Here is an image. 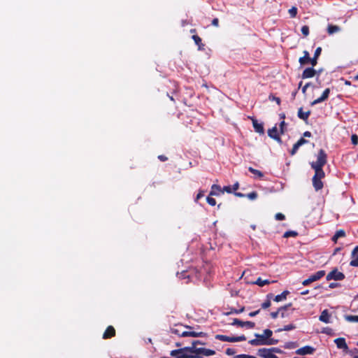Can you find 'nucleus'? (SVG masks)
<instances>
[{"mask_svg":"<svg viewBox=\"0 0 358 358\" xmlns=\"http://www.w3.org/2000/svg\"><path fill=\"white\" fill-rule=\"evenodd\" d=\"M327 163V155L323 150H320L316 162L310 164L311 167L315 170V175L313 178V185L316 191L321 189L323 187L322 179L324 177L325 174L322 170V167Z\"/></svg>","mask_w":358,"mask_h":358,"instance_id":"obj_1","label":"nucleus"},{"mask_svg":"<svg viewBox=\"0 0 358 358\" xmlns=\"http://www.w3.org/2000/svg\"><path fill=\"white\" fill-rule=\"evenodd\" d=\"M272 334L271 330L265 329L262 334H256L255 336L257 338L250 340L249 343L252 345H275L278 341L270 338Z\"/></svg>","mask_w":358,"mask_h":358,"instance_id":"obj_2","label":"nucleus"},{"mask_svg":"<svg viewBox=\"0 0 358 358\" xmlns=\"http://www.w3.org/2000/svg\"><path fill=\"white\" fill-rule=\"evenodd\" d=\"M170 355L176 358H196L192 353V347H185L179 350L171 351ZM197 357H199L197 356Z\"/></svg>","mask_w":358,"mask_h":358,"instance_id":"obj_3","label":"nucleus"},{"mask_svg":"<svg viewBox=\"0 0 358 358\" xmlns=\"http://www.w3.org/2000/svg\"><path fill=\"white\" fill-rule=\"evenodd\" d=\"M282 350L277 348L270 349L261 348L257 351V355L262 358H278L274 353H281Z\"/></svg>","mask_w":358,"mask_h":358,"instance_id":"obj_4","label":"nucleus"},{"mask_svg":"<svg viewBox=\"0 0 358 358\" xmlns=\"http://www.w3.org/2000/svg\"><path fill=\"white\" fill-rule=\"evenodd\" d=\"M215 338L220 341H227V342H239L245 341L246 338L245 336H227L224 335H220L217 334L215 336Z\"/></svg>","mask_w":358,"mask_h":358,"instance_id":"obj_5","label":"nucleus"},{"mask_svg":"<svg viewBox=\"0 0 358 358\" xmlns=\"http://www.w3.org/2000/svg\"><path fill=\"white\" fill-rule=\"evenodd\" d=\"M325 275L324 271H319L313 275H310L308 279L303 281L302 284L305 286L320 279Z\"/></svg>","mask_w":358,"mask_h":358,"instance_id":"obj_6","label":"nucleus"},{"mask_svg":"<svg viewBox=\"0 0 358 358\" xmlns=\"http://www.w3.org/2000/svg\"><path fill=\"white\" fill-rule=\"evenodd\" d=\"M345 275L343 273L338 271L337 269H334L332 271H331L328 275H327V280H341L344 279Z\"/></svg>","mask_w":358,"mask_h":358,"instance_id":"obj_7","label":"nucleus"},{"mask_svg":"<svg viewBox=\"0 0 358 358\" xmlns=\"http://www.w3.org/2000/svg\"><path fill=\"white\" fill-rule=\"evenodd\" d=\"M315 349L310 346H304L298 349L295 352L299 355H311L313 353Z\"/></svg>","mask_w":358,"mask_h":358,"instance_id":"obj_8","label":"nucleus"},{"mask_svg":"<svg viewBox=\"0 0 358 358\" xmlns=\"http://www.w3.org/2000/svg\"><path fill=\"white\" fill-rule=\"evenodd\" d=\"M232 324L234 325H238L240 327H245L248 329H252L255 327V323L252 322H242L238 319H234Z\"/></svg>","mask_w":358,"mask_h":358,"instance_id":"obj_9","label":"nucleus"},{"mask_svg":"<svg viewBox=\"0 0 358 358\" xmlns=\"http://www.w3.org/2000/svg\"><path fill=\"white\" fill-rule=\"evenodd\" d=\"M334 343L339 349L347 350L348 347L344 338H338L334 340Z\"/></svg>","mask_w":358,"mask_h":358,"instance_id":"obj_10","label":"nucleus"},{"mask_svg":"<svg viewBox=\"0 0 358 358\" xmlns=\"http://www.w3.org/2000/svg\"><path fill=\"white\" fill-rule=\"evenodd\" d=\"M182 337L192 336V337H202L205 336L203 332H196L192 331H183L181 334Z\"/></svg>","mask_w":358,"mask_h":358,"instance_id":"obj_11","label":"nucleus"},{"mask_svg":"<svg viewBox=\"0 0 358 358\" xmlns=\"http://www.w3.org/2000/svg\"><path fill=\"white\" fill-rule=\"evenodd\" d=\"M319 320L321 322H324L326 324L331 322V315L329 313L327 310H324L322 312V313L319 317Z\"/></svg>","mask_w":358,"mask_h":358,"instance_id":"obj_12","label":"nucleus"},{"mask_svg":"<svg viewBox=\"0 0 358 358\" xmlns=\"http://www.w3.org/2000/svg\"><path fill=\"white\" fill-rule=\"evenodd\" d=\"M268 134L271 138L276 140L277 141H278V142L281 141L280 138L279 136L278 131V129L276 127H273L272 129H269L268 131Z\"/></svg>","mask_w":358,"mask_h":358,"instance_id":"obj_13","label":"nucleus"},{"mask_svg":"<svg viewBox=\"0 0 358 358\" xmlns=\"http://www.w3.org/2000/svg\"><path fill=\"white\" fill-rule=\"evenodd\" d=\"M315 73L316 71L313 67L306 68L302 73V77L303 78H313Z\"/></svg>","mask_w":358,"mask_h":358,"instance_id":"obj_14","label":"nucleus"},{"mask_svg":"<svg viewBox=\"0 0 358 358\" xmlns=\"http://www.w3.org/2000/svg\"><path fill=\"white\" fill-rule=\"evenodd\" d=\"M321 52H322V48L321 47L317 48V49L315 51L313 57L310 58V64L313 66H316V64H317V59L320 57V55H321Z\"/></svg>","mask_w":358,"mask_h":358,"instance_id":"obj_15","label":"nucleus"},{"mask_svg":"<svg viewBox=\"0 0 358 358\" xmlns=\"http://www.w3.org/2000/svg\"><path fill=\"white\" fill-rule=\"evenodd\" d=\"M308 141L301 138V139H299L293 146L292 148V150L291 151V155H294L298 150L299 148L301 147V145L306 144Z\"/></svg>","mask_w":358,"mask_h":358,"instance_id":"obj_16","label":"nucleus"},{"mask_svg":"<svg viewBox=\"0 0 358 358\" xmlns=\"http://www.w3.org/2000/svg\"><path fill=\"white\" fill-rule=\"evenodd\" d=\"M303 56L300 57L299 59V63L301 65H305L308 63H310V57L309 52L307 50H304L303 52Z\"/></svg>","mask_w":358,"mask_h":358,"instance_id":"obj_17","label":"nucleus"},{"mask_svg":"<svg viewBox=\"0 0 358 358\" xmlns=\"http://www.w3.org/2000/svg\"><path fill=\"white\" fill-rule=\"evenodd\" d=\"M329 91H324L321 96L315 99L313 102H311L310 105L314 106L325 101L329 96Z\"/></svg>","mask_w":358,"mask_h":358,"instance_id":"obj_18","label":"nucleus"},{"mask_svg":"<svg viewBox=\"0 0 358 358\" xmlns=\"http://www.w3.org/2000/svg\"><path fill=\"white\" fill-rule=\"evenodd\" d=\"M115 334V329L112 326H109L105 331V332L103 335V338L104 339L109 338L114 336Z\"/></svg>","mask_w":358,"mask_h":358,"instance_id":"obj_19","label":"nucleus"},{"mask_svg":"<svg viewBox=\"0 0 358 358\" xmlns=\"http://www.w3.org/2000/svg\"><path fill=\"white\" fill-rule=\"evenodd\" d=\"M350 264L352 266H358V250H353L352 252V260Z\"/></svg>","mask_w":358,"mask_h":358,"instance_id":"obj_20","label":"nucleus"},{"mask_svg":"<svg viewBox=\"0 0 358 358\" xmlns=\"http://www.w3.org/2000/svg\"><path fill=\"white\" fill-rule=\"evenodd\" d=\"M192 38L194 40L196 45H198V49L199 50H204V44L202 43L201 38L198 35L194 34Z\"/></svg>","mask_w":358,"mask_h":358,"instance_id":"obj_21","label":"nucleus"},{"mask_svg":"<svg viewBox=\"0 0 358 358\" xmlns=\"http://www.w3.org/2000/svg\"><path fill=\"white\" fill-rule=\"evenodd\" d=\"M327 33L329 35H332L341 31V27L338 25L329 24L327 27Z\"/></svg>","mask_w":358,"mask_h":358,"instance_id":"obj_22","label":"nucleus"},{"mask_svg":"<svg viewBox=\"0 0 358 358\" xmlns=\"http://www.w3.org/2000/svg\"><path fill=\"white\" fill-rule=\"evenodd\" d=\"M310 114V110H308V111H306L304 112L303 110V108H300L298 110V117L301 119V120H307L309 115Z\"/></svg>","mask_w":358,"mask_h":358,"instance_id":"obj_23","label":"nucleus"},{"mask_svg":"<svg viewBox=\"0 0 358 358\" xmlns=\"http://www.w3.org/2000/svg\"><path fill=\"white\" fill-rule=\"evenodd\" d=\"M253 127L256 132L259 134H264V127L261 123H258V122L255 120H252Z\"/></svg>","mask_w":358,"mask_h":358,"instance_id":"obj_24","label":"nucleus"},{"mask_svg":"<svg viewBox=\"0 0 358 358\" xmlns=\"http://www.w3.org/2000/svg\"><path fill=\"white\" fill-rule=\"evenodd\" d=\"M222 189L220 186L217 185H213L211 187V191L210 192V195L213 196H218L220 192H222Z\"/></svg>","mask_w":358,"mask_h":358,"instance_id":"obj_25","label":"nucleus"},{"mask_svg":"<svg viewBox=\"0 0 358 358\" xmlns=\"http://www.w3.org/2000/svg\"><path fill=\"white\" fill-rule=\"evenodd\" d=\"M345 236V232L343 229L338 230L336 231L335 235L333 236L332 241L334 242H336L339 238L344 237Z\"/></svg>","mask_w":358,"mask_h":358,"instance_id":"obj_26","label":"nucleus"},{"mask_svg":"<svg viewBox=\"0 0 358 358\" xmlns=\"http://www.w3.org/2000/svg\"><path fill=\"white\" fill-rule=\"evenodd\" d=\"M288 294H289L288 291H285L282 294L275 296L274 301L276 302H280V301L285 299Z\"/></svg>","mask_w":358,"mask_h":358,"instance_id":"obj_27","label":"nucleus"},{"mask_svg":"<svg viewBox=\"0 0 358 358\" xmlns=\"http://www.w3.org/2000/svg\"><path fill=\"white\" fill-rule=\"evenodd\" d=\"M270 282H271L268 280H262L261 278H258L255 282V284L259 285V287H263L266 285H268Z\"/></svg>","mask_w":358,"mask_h":358,"instance_id":"obj_28","label":"nucleus"},{"mask_svg":"<svg viewBox=\"0 0 358 358\" xmlns=\"http://www.w3.org/2000/svg\"><path fill=\"white\" fill-rule=\"evenodd\" d=\"M286 309V306L279 308L276 312H272L271 313V316L273 318H276L278 315L281 313V315L283 317H284V313L283 311Z\"/></svg>","mask_w":358,"mask_h":358,"instance_id":"obj_29","label":"nucleus"},{"mask_svg":"<svg viewBox=\"0 0 358 358\" xmlns=\"http://www.w3.org/2000/svg\"><path fill=\"white\" fill-rule=\"evenodd\" d=\"M345 319L349 322H358V315H345Z\"/></svg>","mask_w":358,"mask_h":358,"instance_id":"obj_30","label":"nucleus"},{"mask_svg":"<svg viewBox=\"0 0 358 358\" xmlns=\"http://www.w3.org/2000/svg\"><path fill=\"white\" fill-rule=\"evenodd\" d=\"M288 13L292 18H294L297 15V8L295 6L292 7L289 9Z\"/></svg>","mask_w":358,"mask_h":358,"instance_id":"obj_31","label":"nucleus"},{"mask_svg":"<svg viewBox=\"0 0 358 358\" xmlns=\"http://www.w3.org/2000/svg\"><path fill=\"white\" fill-rule=\"evenodd\" d=\"M298 235V233L296 231H286L284 235H283V237L285 238H289V237H296V236Z\"/></svg>","mask_w":358,"mask_h":358,"instance_id":"obj_32","label":"nucleus"},{"mask_svg":"<svg viewBox=\"0 0 358 358\" xmlns=\"http://www.w3.org/2000/svg\"><path fill=\"white\" fill-rule=\"evenodd\" d=\"M249 171L252 173L255 174V176H257L259 178L263 177V173L260 171H259V170H257V169H253L252 167H250L249 168Z\"/></svg>","mask_w":358,"mask_h":358,"instance_id":"obj_33","label":"nucleus"},{"mask_svg":"<svg viewBox=\"0 0 358 358\" xmlns=\"http://www.w3.org/2000/svg\"><path fill=\"white\" fill-rule=\"evenodd\" d=\"M301 33L304 36H307L309 34V27L307 25H304L301 27Z\"/></svg>","mask_w":358,"mask_h":358,"instance_id":"obj_34","label":"nucleus"},{"mask_svg":"<svg viewBox=\"0 0 358 358\" xmlns=\"http://www.w3.org/2000/svg\"><path fill=\"white\" fill-rule=\"evenodd\" d=\"M296 344L295 343H293V342H289V343H287L285 345V348H287V349H292V348H294L296 347Z\"/></svg>","mask_w":358,"mask_h":358,"instance_id":"obj_35","label":"nucleus"},{"mask_svg":"<svg viewBox=\"0 0 358 358\" xmlns=\"http://www.w3.org/2000/svg\"><path fill=\"white\" fill-rule=\"evenodd\" d=\"M351 141H352V143L353 145H357L358 144V136L356 134H352L351 136Z\"/></svg>","mask_w":358,"mask_h":358,"instance_id":"obj_36","label":"nucleus"},{"mask_svg":"<svg viewBox=\"0 0 358 358\" xmlns=\"http://www.w3.org/2000/svg\"><path fill=\"white\" fill-rule=\"evenodd\" d=\"M247 196H248V199H250L251 200H253V199H255L257 197V194L255 192H252L249 193L247 195Z\"/></svg>","mask_w":358,"mask_h":358,"instance_id":"obj_37","label":"nucleus"},{"mask_svg":"<svg viewBox=\"0 0 358 358\" xmlns=\"http://www.w3.org/2000/svg\"><path fill=\"white\" fill-rule=\"evenodd\" d=\"M206 200H207V202H208L210 205H211V206H215V205L216 204V201H215V199H213V198H211V197H210V196H208Z\"/></svg>","mask_w":358,"mask_h":358,"instance_id":"obj_38","label":"nucleus"},{"mask_svg":"<svg viewBox=\"0 0 358 358\" xmlns=\"http://www.w3.org/2000/svg\"><path fill=\"white\" fill-rule=\"evenodd\" d=\"M275 217L277 220H283L285 218V215L280 213H277Z\"/></svg>","mask_w":358,"mask_h":358,"instance_id":"obj_39","label":"nucleus"},{"mask_svg":"<svg viewBox=\"0 0 358 358\" xmlns=\"http://www.w3.org/2000/svg\"><path fill=\"white\" fill-rule=\"evenodd\" d=\"M236 353V350L233 348H227L226 350V354L227 355H233Z\"/></svg>","mask_w":358,"mask_h":358,"instance_id":"obj_40","label":"nucleus"},{"mask_svg":"<svg viewBox=\"0 0 358 358\" xmlns=\"http://www.w3.org/2000/svg\"><path fill=\"white\" fill-rule=\"evenodd\" d=\"M253 356L249 355H238L235 356L234 358H252Z\"/></svg>","mask_w":358,"mask_h":358,"instance_id":"obj_41","label":"nucleus"},{"mask_svg":"<svg viewBox=\"0 0 358 358\" xmlns=\"http://www.w3.org/2000/svg\"><path fill=\"white\" fill-rule=\"evenodd\" d=\"M269 99L272 101H275L276 103L279 105L280 103V99L279 97H275L274 96H269Z\"/></svg>","mask_w":358,"mask_h":358,"instance_id":"obj_42","label":"nucleus"},{"mask_svg":"<svg viewBox=\"0 0 358 358\" xmlns=\"http://www.w3.org/2000/svg\"><path fill=\"white\" fill-rule=\"evenodd\" d=\"M231 193V187L230 186H225L223 187L222 192Z\"/></svg>","mask_w":358,"mask_h":358,"instance_id":"obj_43","label":"nucleus"},{"mask_svg":"<svg viewBox=\"0 0 358 358\" xmlns=\"http://www.w3.org/2000/svg\"><path fill=\"white\" fill-rule=\"evenodd\" d=\"M270 306H271V301H265L264 303H262V307L263 308H267L270 307Z\"/></svg>","mask_w":358,"mask_h":358,"instance_id":"obj_44","label":"nucleus"},{"mask_svg":"<svg viewBox=\"0 0 358 358\" xmlns=\"http://www.w3.org/2000/svg\"><path fill=\"white\" fill-rule=\"evenodd\" d=\"M212 25L215 26V27H218L219 25V20L218 18H214L213 20H212Z\"/></svg>","mask_w":358,"mask_h":358,"instance_id":"obj_45","label":"nucleus"},{"mask_svg":"<svg viewBox=\"0 0 358 358\" xmlns=\"http://www.w3.org/2000/svg\"><path fill=\"white\" fill-rule=\"evenodd\" d=\"M203 196V191H200L198 193V194L196 195L195 201L197 202L199 201V199H201Z\"/></svg>","mask_w":358,"mask_h":358,"instance_id":"obj_46","label":"nucleus"},{"mask_svg":"<svg viewBox=\"0 0 358 358\" xmlns=\"http://www.w3.org/2000/svg\"><path fill=\"white\" fill-rule=\"evenodd\" d=\"M294 328V327L293 325L289 324V325L285 326L282 330L289 331L291 329H293Z\"/></svg>","mask_w":358,"mask_h":358,"instance_id":"obj_47","label":"nucleus"},{"mask_svg":"<svg viewBox=\"0 0 358 358\" xmlns=\"http://www.w3.org/2000/svg\"><path fill=\"white\" fill-rule=\"evenodd\" d=\"M331 329L329 327L324 328L322 332L327 334H330L331 333Z\"/></svg>","mask_w":358,"mask_h":358,"instance_id":"obj_48","label":"nucleus"},{"mask_svg":"<svg viewBox=\"0 0 358 358\" xmlns=\"http://www.w3.org/2000/svg\"><path fill=\"white\" fill-rule=\"evenodd\" d=\"M285 121H282L280 124V133L281 134H283L284 133V127H285Z\"/></svg>","mask_w":358,"mask_h":358,"instance_id":"obj_49","label":"nucleus"},{"mask_svg":"<svg viewBox=\"0 0 358 358\" xmlns=\"http://www.w3.org/2000/svg\"><path fill=\"white\" fill-rule=\"evenodd\" d=\"M259 313V310L250 313L249 315L250 317H254V316L257 315Z\"/></svg>","mask_w":358,"mask_h":358,"instance_id":"obj_50","label":"nucleus"},{"mask_svg":"<svg viewBox=\"0 0 358 358\" xmlns=\"http://www.w3.org/2000/svg\"><path fill=\"white\" fill-rule=\"evenodd\" d=\"M239 187V184L238 182H236L235 183L234 185H233V189L235 191V190H237Z\"/></svg>","mask_w":358,"mask_h":358,"instance_id":"obj_51","label":"nucleus"},{"mask_svg":"<svg viewBox=\"0 0 358 358\" xmlns=\"http://www.w3.org/2000/svg\"><path fill=\"white\" fill-rule=\"evenodd\" d=\"M158 158H159L161 161H166V160L167 159V158H166L165 156H164V155H159V156L158 157Z\"/></svg>","mask_w":358,"mask_h":358,"instance_id":"obj_52","label":"nucleus"},{"mask_svg":"<svg viewBox=\"0 0 358 358\" xmlns=\"http://www.w3.org/2000/svg\"><path fill=\"white\" fill-rule=\"evenodd\" d=\"M303 136L305 137H310L311 136V133L310 131H306L304 134H303Z\"/></svg>","mask_w":358,"mask_h":358,"instance_id":"obj_53","label":"nucleus"},{"mask_svg":"<svg viewBox=\"0 0 358 358\" xmlns=\"http://www.w3.org/2000/svg\"><path fill=\"white\" fill-rule=\"evenodd\" d=\"M309 87V84L306 83L302 88L303 90H306Z\"/></svg>","mask_w":358,"mask_h":358,"instance_id":"obj_54","label":"nucleus"},{"mask_svg":"<svg viewBox=\"0 0 358 358\" xmlns=\"http://www.w3.org/2000/svg\"><path fill=\"white\" fill-rule=\"evenodd\" d=\"M335 286H336V285H335L334 283H331V284L329 285V287H330L331 288H334V287H335Z\"/></svg>","mask_w":358,"mask_h":358,"instance_id":"obj_55","label":"nucleus"},{"mask_svg":"<svg viewBox=\"0 0 358 358\" xmlns=\"http://www.w3.org/2000/svg\"><path fill=\"white\" fill-rule=\"evenodd\" d=\"M190 32H191V33L194 34V33H196V30L195 29H192L190 30Z\"/></svg>","mask_w":358,"mask_h":358,"instance_id":"obj_56","label":"nucleus"},{"mask_svg":"<svg viewBox=\"0 0 358 358\" xmlns=\"http://www.w3.org/2000/svg\"><path fill=\"white\" fill-rule=\"evenodd\" d=\"M280 118H282V119H285V114L282 113V114H280Z\"/></svg>","mask_w":358,"mask_h":358,"instance_id":"obj_57","label":"nucleus"},{"mask_svg":"<svg viewBox=\"0 0 358 358\" xmlns=\"http://www.w3.org/2000/svg\"><path fill=\"white\" fill-rule=\"evenodd\" d=\"M235 194H236V196H243V194H241V193H236Z\"/></svg>","mask_w":358,"mask_h":358,"instance_id":"obj_58","label":"nucleus"},{"mask_svg":"<svg viewBox=\"0 0 358 358\" xmlns=\"http://www.w3.org/2000/svg\"><path fill=\"white\" fill-rule=\"evenodd\" d=\"M308 290H306V291L303 292L301 293V294L304 295V294H308Z\"/></svg>","mask_w":358,"mask_h":358,"instance_id":"obj_59","label":"nucleus"},{"mask_svg":"<svg viewBox=\"0 0 358 358\" xmlns=\"http://www.w3.org/2000/svg\"><path fill=\"white\" fill-rule=\"evenodd\" d=\"M243 310H244V308H242L239 311H236V313H241V312H243Z\"/></svg>","mask_w":358,"mask_h":358,"instance_id":"obj_60","label":"nucleus"},{"mask_svg":"<svg viewBox=\"0 0 358 358\" xmlns=\"http://www.w3.org/2000/svg\"><path fill=\"white\" fill-rule=\"evenodd\" d=\"M194 342H196V345L199 343H201L199 341H195Z\"/></svg>","mask_w":358,"mask_h":358,"instance_id":"obj_61","label":"nucleus"},{"mask_svg":"<svg viewBox=\"0 0 358 358\" xmlns=\"http://www.w3.org/2000/svg\"><path fill=\"white\" fill-rule=\"evenodd\" d=\"M301 87V82L299 83V90L300 89Z\"/></svg>","mask_w":358,"mask_h":358,"instance_id":"obj_62","label":"nucleus"},{"mask_svg":"<svg viewBox=\"0 0 358 358\" xmlns=\"http://www.w3.org/2000/svg\"><path fill=\"white\" fill-rule=\"evenodd\" d=\"M356 80H358V75L355 77Z\"/></svg>","mask_w":358,"mask_h":358,"instance_id":"obj_63","label":"nucleus"},{"mask_svg":"<svg viewBox=\"0 0 358 358\" xmlns=\"http://www.w3.org/2000/svg\"><path fill=\"white\" fill-rule=\"evenodd\" d=\"M176 345V346H180V344L178 343H177Z\"/></svg>","mask_w":358,"mask_h":358,"instance_id":"obj_64","label":"nucleus"}]
</instances>
